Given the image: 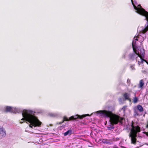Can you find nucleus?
<instances>
[{"instance_id": "f257e3e1", "label": "nucleus", "mask_w": 148, "mask_h": 148, "mask_svg": "<svg viewBox=\"0 0 148 148\" xmlns=\"http://www.w3.org/2000/svg\"><path fill=\"white\" fill-rule=\"evenodd\" d=\"M22 114L23 118L21 119L22 121L25 120L30 123L31 125L34 126H39L41 124V122L34 116V112L31 110H24Z\"/></svg>"}, {"instance_id": "f03ea898", "label": "nucleus", "mask_w": 148, "mask_h": 148, "mask_svg": "<svg viewBox=\"0 0 148 148\" xmlns=\"http://www.w3.org/2000/svg\"><path fill=\"white\" fill-rule=\"evenodd\" d=\"M131 1L134 8L137 11V12L142 16H145L147 21V24H145V27L142 29L140 33V34H144L148 30V12L146 11L143 8H142L140 5H138V7H137L133 3V0Z\"/></svg>"}, {"instance_id": "7ed1b4c3", "label": "nucleus", "mask_w": 148, "mask_h": 148, "mask_svg": "<svg viewBox=\"0 0 148 148\" xmlns=\"http://www.w3.org/2000/svg\"><path fill=\"white\" fill-rule=\"evenodd\" d=\"M131 127L129 136L131 138V143L135 144L136 140V137L137 136V134L140 132V127L138 125H134L133 121L132 122Z\"/></svg>"}, {"instance_id": "20e7f679", "label": "nucleus", "mask_w": 148, "mask_h": 148, "mask_svg": "<svg viewBox=\"0 0 148 148\" xmlns=\"http://www.w3.org/2000/svg\"><path fill=\"white\" fill-rule=\"evenodd\" d=\"M123 119V117H121L113 113L110 118L109 122L110 124L113 126L114 125L117 124L118 123H122V121Z\"/></svg>"}, {"instance_id": "39448f33", "label": "nucleus", "mask_w": 148, "mask_h": 148, "mask_svg": "<svg viewBox=\"0 0 148 148\" xmlns=\"http://www.w3.org/2000/svg\"><path fill=\"white\" fill-rule=\"evenodd\" d=\"M89 114L82 115H79L78 114L73 116L70 117L69 119H68L66 116H64L63 118V119L62 122L58 123L57 124L60 125L61 124L64 122V121H69L75 120L77 119H83L84 118L87 116H89Z\"/></svg>"}, {"instance_id": "423d86ee", "label": "nucleus", "mask_w": 148, "mask_h": 148, "mask_svg": "<svg viewBox=\"0 0 148 148\" xmlns=\"http://www.w3.org/2000/svg\"><path fill=\"white\" fill-rule=\"evenodd\" d=\"M97 112V114H100V116L102 117L109 118L110 119L113 114L112 111L106 110L98 111Z\"/></svg>"}, {"instance_id": "0eeeda50", "label": "nucleus", "mask_w": 148, "mask_h": 148, "mask_svg": "<svg viewBox=\"0 0 148 148\" xmlns=\"http://www.w3.org/2000/svg\"><path fill=\"white\" fill-rule=\"evenodd\" d=\"M134 41L132 42V47L136 55L138 56L136 58V60L137 61V58L138 57H144L145 52L143 49H140V54L139 53H137L136 51V50L134 47Z\"/></svg>"}, {"instance_id": "6e6552de", "label": "nucleus", "mask_w": 148, "mask_h": 148, "mask_svg": "<svg viewBox=\"0 0 148 148\" xmlns=\"http://www.w3.org/2000/svg\"><path fill=\"white\" fill-rule=\"evenodd\" d=\"M5 110L7 112H9L14 113H16L19 112L17 108L9 106L6 107Z\"/></svg>"}, {"instance_id": "1a4fd4ad", "label": "nucleus", "mask_w": 148, "mask_h": 148, "mask_svg": "<svg viewBox=\"0 0 148 148\" xmlns=\"http://www.w3.org/2000/svg\"><path fill=\"white\" fill-rule=\"evenodd\" d=\"M134 38V40L132 42L134 41V45L136 43V41L139 40L140 42H142L144 40V38L140 34H139L136 37H135Z\"/></svg>"}, {"instance_id": "9d476101", "label": "nucleus", "mask_w": 148, "mask_h": 148, "mask_svg": "<svg viewBox=\"0 0 148 148\" xmlns=\"http://www.w3.org/2000/svg\"><path fill=\"white\" fill-rule=\"evenodd\" d=\"M102 142L106 144L111 145L112 143V141L111 139H107L106 138L103 139L101 140Z\"/></svg>"}, {"instance_id": "9b49d317", "label": "nucleus", "mask_w": 148, "mask_h": 148, "mask_svg": "<svg viewBox=\"0 0 148 148\" xmlns=\"http://www.w3.org/2000/svg\"><path fill=\"white\" fill-rule=\"evenodd\" d=\"M0 134L3 137H5L6 135V132L3 127H0Z\"/></svg>"}, {"instance_id": "f8f14e48", "label": "nucleus", "mask_w": 148, "mask_h": 148, "mask_svg": "<svg viewBox=\"0 0 148 148\" xmlns=\"http://www.w3.org/2000/svg\"><path fill=\"white\" fill-rule=\"evenodd\" d=\"M123 97L125 98V100H127L130 97V94L127 92H125L123 94Z\"/></svg>"}, {"instance_id": "ddd939ff", "label": "nucleus", "mask_w": 148, "mask_h": 148, "mask_svg": "<svg viewBox=\"0 0 148 148\" xmlns=\"http://www.w3.org/2000/svg\"><path fill=\"white\" fill-rule=\"evenodd\" d=\"M140 58V60H141V61H138V65H140L141 63H143V61L145 62H147V61L143 59V58H144V57H139Z\"/></svg>"}, {"instance_id": "4468645a", "label": "nucleus", "mask_w": 148, "mask_h": 148, "mask_svg": "<svg viewBox=\"0 0 148 148\" xmlns=\"http://www.w3.org/2000/svg\"><path fill=\"white\" fill-rule=\"evenodd\" d=\"M137 108L140 112H142L143 111V107L140 105H138L137 106Z\"/></svg>"}, {"instance_id": "2eb2a0df", "label": "nucleus", "mask_w": 148, "mask_h": 148, "mask_svg": "<svg viewBox=\"0 0 148 148\" xmlns=\"http://www.w3.org/2000/svg\"><path fill=\"white\" fill-rule=\"evenodd\" d=\"M72 131L71 130H69L66 132H65L64 134V136H66L68 135H70L72 134Z\"/></svg>"}, {"instance_id": "dca6fc26", "label": "nucleus", "mask_w": 148, "mask_h": 148, "mask_svg": "<svg viewBox=\"0 0 148 148\" xmlns=\"http://www.w3.org/2000/svg\"><path fill=\"white\" fill-rule=\"evenodd\" d=\"M136 54L135 53H133L130 54L129 57L130 59L132 60H134L136 56Z\"/></svg>"}, {"instance_id": "f3484780", "label": "nucleus", "mask_w": 148, "mask_h": 148, "mask_svg": "<svg viewBox=\"0 0 148 148\" xmlns=\"http://www.w3.org/2000/svg\"><path fill=\"white\" fill-rule=\"evenodd\" d=\"M144 84V81L143 79H141L140 80L139 82V87L140 88H142Z\"/></svg>"}, {"instance_id": "a211bd4d", "label": "nucleus", "mask_w": 148, "mask_h": 148, "mask_svg": "<svg viewBox=\"0 0 148 148\" xmlns=\"http://www.w3.org/2000/svg\"><path fill=\"white\" fill-rule=\"evenodd\" d=\"M135 97L134 98L133 102L134 103H136L137 102L138 99L137 97L136 96L135 94H134Z\"/></svg>"}, {"instance_id": "6ab92c4d", "label": "nucleus", "mask_w": 148, "mask_h": 148, "mask_svg": "<svg viewBox=\"0 0 148 148\" xmlns=\"http://www.w3.org/2000/svg\"><path fill=\"white\" fill-rule=\"evenodd\" d=\"M135 65H132L130 66V67L132 70H135V69L134 67Z\"/></svg>"}, {"instance_id": "aec40b11", "label": "nucleus", "mask_w": 148, "mask_h": 148, "mask_svg": "<svg viewBox=\"0 0 148 148\" xmlns=\"http://www.w3.org/2000/svg\"><path fill=\"white\" fill-rule=\"evenodd\" d=\"M127 107V106H124L121 109V110H123L124 111H125Z\"/></svg>"}, {"instance_id": "412c9836", "label": "nucleus", "mask_w": 148, "mask_h": 148, "mask_svg": "<svg viewBox=\"0 0 148 148\" xmlns=\"http://www.w3.org/2000/svg\"><path fill=\"white\" fill-rule=\"evenodd\" d=\"M114 127H113V126L112 125V127H108V129L109 130H110L112 129H114Z\"/></svg>"}, {"instance_id": "4be33fe9", "label": "nucleus", "mask_w": 148, "mask_h": 148, "mask_svg": "<svg viewBox=\"0 0 148 148\" xmlns=\"http://www.w3.org/2000/svg\"><path fill=\"white\" fill-rule=\"evenodd\" d=\"M134 113L135 114V115H137L138 116L139 115V114L138 113L136 110H135L134 111Z\"/></svg>"}, {"instance_id": "5701e85b", "label": "nucleus", "mask_w": 148, "mask_h": 148, "mask_svg": "<svg viewBox=\"0 0 148 148\" xmlns=\"http://www.w3.org/2000/svg\"><path fill=\"white\" fill-rule=\"evenodd\" d=\"M146 127H147V128H148V121L147 123V125H146ZM146 135H147V136H148V132H147L146 133Z\"/></svg>"}, {"instance_id": "b1692460", "label": "nucleus", "mask_w": 148, "mask_h": 148, "mask_svg": "<svg viewBox=\"0 0 148 148\" xmlns=\"http://www.w3.org/2000/svg\"><path fill=\"white\" fill-rule=\"evenodd\" d=\"M127 100H128L129 102H130L131 101V100L130 97Z\"/></svg>"}, {"instance_id": "393cba45", "label": "nucleus", "mask_w": 148, "mask_h": 148, "mask_svg": "<svg viewBox=\"0 0 148 148\" xmlns=\"http://www.w3.org/2000/svg\"><path fill=\"white\" fill-rule=\"evenodd\" d=\"M29 127L32 128V127H33L32 126V125H29Z\"/></svg>"}, {"instance_id": "a878e982", "label": "nucleus", "mask_w": 148, "mask_h": 148, "mask_svg": "<svg viewBox=\"0 0 148 148\" xmlns=\"http://www.w3.org/2000/svg\"><path fill=\"white\" fill-rule=\"evenodd\" d=\"M130 82V80L129 79H127V82Z\"/></svg>"}, {"instance_id": "bb28decb", "label": "nucleus", "mask_w": 148, "mask_h": 148, "mask_svg": "<svg viewBox=\"0 0 148 148\" xmlns=\"http://www.w3.org/2000/svg\"><path fill=\"white\" fill-rule=\"evenodd\" d=\"M23 123V122L21 121L20 122V123H21V124H22V123Z\"/></svg>"}, {"instance_id": "cd10ccee", "label": "nucleus", "mask_w": 148, "mask_h": 148, "mask_svg": "<svg viewBox=\"0 0 148 148\" xmlns=\"http://www.w3.org/2000/svg\"><path fill=\"white\" fill-rule=\"evenodd\" d=\"M122 147L123 148H125V147Z\"/></svg>"}, {"instance_id": "c85d7f7f", "label": "nucleus", "mask_w": 148, "mask_h": 148, "mask_svg": "<svg viewBox=\"0 0 148 148\" xmlns=\"http://www.w3.org/2000/svg\"><path fill=\"white\" fill-rule=\"evenodd\" d=\"M83 124H85L84 123H83Z\"/></svg>"}, {"instance_id": "c756f323", "label": "nucleus", "mask_w": 148, "mask_h": 148, "mask_svg": "<svg viewBox=\"0 0 148 148\" xmlns=\"http://www.w3.org/2000/svg\"><path fill=\"white\" fill-rule=\"evenodd\" d=\"M132 0H131V1H132Z\"/></svg>"}]
</instances>
